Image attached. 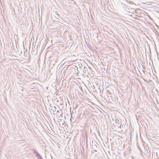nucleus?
Returning <instances> with one entry per match:
<instances>
[{
    "instance_id": "f257e3e1",
    "label": "nucleus",
    "mask_w": 159,
    "mask_h": 159,
    "mask_svg": "<svg viewBox=\"0 0 159 159\" xmlns=\"http://www.w3.org/2000/svg\"><path fill=\"white\" fill-rule=\"evenodd\" d=\"M111 94V92L109 90H102L101 93V96L103 94L104 97H109V95Z\"/></svg>"
},
{
    "instance_id": "f03ea898",
    "label": "nucleus",
    "mask_w": 159,
    "mask_h": 159,
    "mask_svg": "<svg viewBox=\"0 0 159 159\" xmlns=\"http://www.w3.org/2000/svg\"><path fill=\"white\" fill-rule=\"evenodd\" d=\"M85 93L86 94H87L89 96H91V95H93L94 97H95V95L93 94L91 92L90 90H84Z\"/></svg>"
},
{
    "instance_id": "7ed1b4c3",
    "label": "nucleus",
    "mask_w": 159,
    "mask_h": 159,
    "mask_svg": "<svg viewBox=\"0 0 159 159\" xmlns=\"http://www.w3.org/2000/svg\"><path fill=\"white\" fill-rule=\"evenodd\" d=\"M116 123V125L115 126H116L117 127L121 128V124H120L119 123V120L117 119L115 120Z\"/></svg>"
},
{
    "instance_id": "20e7f679",
    "label": "nucleus",
    "mask_w": 159,
    "mask_h": 159,
    "mask_svg": "<svg viewBox=\"0 0 159 159\" xmlns=\"http://www.w3.org/2000/svg\"><path fill=\"white\" fill-rule=\"evenodd\" d=\"M77 92L78 93L79 95L80 94L82 96L83 95H85V94H86L85 93L84 90V91L83 90H80V91H78Z\"/></svg>"
},
{
    "instance_id": "39448f33",
    "label": "nucleus",
    "mask_w": 159,
    "mask_h": 159,
    "mask_svg": "<svg viewBox=\"0 0 159 159\" xmlns=\"http://www.w3.org/2000/svg\"><path fill=\"white\" fill-rule=\"evenodd\" d=\"M36 156L38 159H43L39 153H37V156Z\"/></svg>"
},
{
    "instance_id": "423d86ee",
    "label": "nucleus",
    "mask_w": 159,
    "mask_h": 159,
    "mask_svg": "<svg viewBox=\"0 0 159 159\" xmlns=\"http://www.w3.org/2000/svg\"><path fill=\"white\" fill-rule=\"evenodd\" d=\"M98 92L97 91V90H95V91L97 93H98L99 94H100L101 93V90H97Z\"/></svg>"
},
{
    "instance_id": "0eeeda50",
    "label": "nucleus",
    "mask_w": 159,
    "mask_h": 159,
    "mask_svg": "<svg viewBox=\"0 0 159 159\" xmlns=\"http://www.w3.org/2000/svg\"><path fill=\"white\" fill-rule=\"evenodd\" d=\"M68 36L69 37V39L70 40H71V34H70L69 33L68 34Z\"/></svg>"
},
{
    "instance_id": "6e6552de",
    "label": "nucleus",
    "mask_w": 159,
    "mask_h": 159,
    "mask_svg": "<svg viewBox=\"0 0 159 159\" xmlns=\"http://www.w3.org/2000/svg\"><path fill=\"white\" fill-rule=\"evenodd\" d=\"M33 150H34V153H35V155H36V156H37V153H39L37 151H35L34 149Z\"/></svg>"
},
{
    "instance_id": "1a4fd4ad",
    "label": "nucleus",
    "mask_w": 159,
    "mask_h": 159,
    "mask_svg": "<svg viewBox=\"0 0 159 159\" xmlns=\"http://www.w3.org/2000/svg\"><path fill=\"white\" fill-rule=\"evenodd\" d=\"M144 93H146V92H145V90H144Z\"/></svg>"
},
{
    "instance_id": "9d476101",
    "label": "nucleus",
    "mask_w": 159,
    "mask_h": 159,
    "mask_svg": "<svg viewBox=\"0 0 159 159\" xmlns=\"http://www.w3.org/2000/svg\"><path fill=\"white\" fill-rule=\"evenodd\" d=\"M156 91H157V90H155Z\"/></svg>"
},
{
    "instance_id": "9b49d317",
    "label": "nucleus",
    "mask_w": 159,
    "mask_h": 159,
    "mask_svg": "<svg viewBox=\"0 0 159 159\" xmlns=\"http://www.w3.org/2000/svg\"><path fill=\"white\" fill-rule=\"evenodd\" d=\"M94 151H96V152L97 151V150H94Z\"/></svg>"
},
{
    "instance_id": "f8f14e48",
    "label": "nucleus",
    "mask_w": 159,
    "mask_h": 159,
    "mask_svg": "<svg viewBox=\"0 0 159 159\" xmlns=\"http://www.w3.org/2000/svg\"><path fill=\"white\" fill-rule=\"evenodd\" d=\"M93 92H95V91L94 90H93Z\"/></svg>"
},
{
    "instance_id": "ddd939ff",
    "label": "nucleus",
    "mask_w": 159,
    "mask_h": 159,
    "mask_svg": "<svg viewBox=\"0 0 159 159\" xmlns=\"http://www.w3.org/2000/svg\"><path fill=\"white\" fill-rule=\"evenodd\" d=\"M108 101H109V102H110V101H109V99H108Z\"/></svg>"
},
{
    "instance_id": "4468645a",
    "label": "nucleus",
    "mask_w": 159,
    "mask_h": 159,
    "mask_svg": "<svg viewBox=\"0 0 159 159\" xmlns=\"http://www.w3.org/2000/svg\"><path fill=\"white\" fill-rule=\"evenodd\" d=\"M118 93H119V90H118Z\"/></svg>"
}]
</instances>
